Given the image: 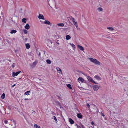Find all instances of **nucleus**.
Returning <instances> with one entry per match:
<instances>
[{
	"instance_id": "23",
	"label": "nucleus",
	"mask_w": 128,
	"mask_h": 128,
	"mask_svg": "<svg viewBox=\"0 0 128 128\" xmlns=\"http://www.w3.org/2000/svg\"><path fill=\"white\" fill-rule=\"evenodd\" d=\"M97 10L99 12H101L102 11L103 9L102 8L100 7H99L97 8Z\"/></svg>"
},
{
	"instance_id": "33",
	"label": "nucleus",
	"mask_w": 128,
	"mask_h": 128,
	"mask_svg": "<svg viewBox=\"0 0 128 128\" xmlns=\"http://www.w3.org/2000/svg\"><path fill=\"white\" fill-rule=\"evenodd\" d=\"M86 106L88 108H90V106L88 104H87Z\"/></svg>"
},
{
	"instance_id": "4",
	"label": "nucleus",
	"mask_w": 128,
	"mask_h": 128,
	"mask_svg": "<svg viewBox=\"0 0 128 128\" xmlns=\"http://www.w3.org/2000/svg\"><path fill=\"white\" fill-rule=\"evenodd\" d=\"M21 72V71L18 72H13L12 74L13 77H14L16 76H17L20 72Z\"/></svg>"
},
{
	"instance_id": "17",
	"label": "nucleus",
	"mask_w": 128,
	"mask_h": 128,
	"mask_svg": "<svg viewBox=\"0 0 128 128\" xmlns=\"http://www.w3.org/2000/svg\"><path fill=\"white\" fill-rule=\"evenodd\" d=\"M107 28L111 31H112L114 30V28H113L111 27H107Z\"/></svg>"
},
{
	"instance_id": "19",
	"label": "nucleus",
	"mask_w": 128,
	"mask_h": 128,
	"mask_svg": "<svg viewBox=\"0 0 128 128\" xmlns=\"http://www.w3.org/2000/svg\"><path fill=\"white\" fill-rule=\"evenodd\" d=\"M66 40H68L71 38L70 36L69 35H67L66 36Z\"/></svg>"
},
{
	"instance_id": "18",
	"label": "nucleus",
	"mask_w": 128,
	"mask_h": 128,
	"mask_svg": "<svg viewBox=\"0 0 128 128\" xmlns=\"http://www.w3.org/2000/svg\"><path fill=\"white\" fill-rule=\"evenodd\" d=\"M70 46H72L74 50L75 49V45L73 44L70 43Z\"/></svg>"
},
{
	"instance_id": "2",
	"label": "nucleus",
	"mask_w": 128,
	"mask_h": 128,
	"mask_svg": "<svg viewBox=\"0 0 128 128\" xmlns=\"http://www.w3.org/2000/svg\"><path fill=\"white\" fill-rule=\"evenodd\" d=\"M38 63L37 61H35L33 63L30 64V66L32 68H34L36 65Z\"/></svg>"
},
{
	"instance_id": "9",
	"label": "nucleus",
	"mask_w": 128,
	"mask_h": 128,
	"mask_svg": "<svg viewBox=\"0 0 128 128\" xmlns=\"http://www.w3.org/2000/svg\"><path fill=\"white\" fill-rule=\"evenodd\" d=\"M44 24H48V25H50V22L47 20H45V21L44 22Z\"/></svg>"
},
{
	"instance_id": "13",
	"label": "nucleus",
	"mask_w": 128,
	"mask_h": 128,
	"mask_svg": "<svg viewBox=\"0 0 128 128\" xmlns=\"http://www.w3.org/2000/svg\"><path fill=\"white\" fill-rule=\"evenodd\" d=\"M69 121L71 124H74V122L71 118L69 119Z\"/></svg>"
},
{
	"instance_id": "26",
	"label": "nucleus",
	"mask_w": 128,
	"mask_h": 128,
	"mask_svg": "<svg viewBox=\"0 0 128 128\" xmlns=\"http://www.w3.org/2000/svg\"><path fill=\"white\" fill-rule=\"evenodd\" d=\"M5 94L4 93H3L1 97L2 99H4L5 97Z\"/></svg>"
},
{
	"instance_id": "36",
	"label": "nucleus",
	"mask_w": 128,
	"mask_h": 128,
	"mask_svg": "<svg viewBox=\"0 0 128 128\" xmlns=\"http://www.w3.org/2000/svg\"><path fill=\"white\" fill-rule=\"evenodd\" d=\"M4 122L5 124H7L8 122V121L7 120H5L4 121Z\"/></svg>"
},
{
	"instance_id": "29",
	"label": "nucleus",
	"mask_w": 128,
	"mask_h": 128,
	"mask_svg": "<svg viewBox=\"0 0 128 128\" xmlns=\"http://www.w3.org/2000/svg\"><path fill=\"white\" fill-rule=\"evenodd\" d=\"M30 92V91H27L25 92V94L26 95L29 94V93Z\"/></svg>"
},
{
	"instance_id": "15",
	"label": "nucleus",
	"mask_w": 128,
	"mask_h": 128,
	"mask_svg": "<svg viewBox=\"0 0 128 128\" xmlns=\"http://www.w3.org/2000/svg\"><path fill=\"white\" fill-rule=\"evenodd\" d=\"M26 48L27 49H29L30 47V45L28 43L26 44Z\"/></svg>"
},
{
	"instance_id": "43",
	"label": "nucleus",
	"mask_w": 128,
	"mask_h": 128,
	"mask_svg": "<svg viewBox=\"0 0 128 128\" xmlns=\"http://www.w3.org/2000/svg\"><path fill=\"white\" fill-rule=\"evenodd\" d=\"M14 66H15L14 65H12V68H14Z\"/></svg>"
},
{
	"instance_id": "45",
	"label": "nucleus",
	"mask_w": 128,
	"mask_h": 128,
	"mask_svg": "<svg viewBox=\"0 0 128 128\" xmlns=\"http://www.w3.org/2000/svg\"><path fill=\"white\" fill-rule=\"evenodd\" d=\"M24 100H28V98H25V99H24Z\"/></svg>"
},
{
	"instance_id": "25",
	"label": "nucleus",
	"mask_w": 128,
	"mask_h": 128,
	"mask_svg": "<svg viewBox=\"0 0 128 128\" xmlns=\"http://www.w3.org/2000/svg\"><path fill=\"white\" fill-rule=\"evenodd\" d=\"M57 70L59 71V73H60V72H62V71L59 68H56Z\"/></svg>"
},
{
	"instance_id": "38",
	"label": "nucleus",
	"mask_w": 128,
	"mask_h": 128,
	"mask_svg": "<svg viewBox=\"0 0 128 128\" xmlns=\"http://www.w3.org/2000/svg\"><path fill=\"white\" fill-rule=\"evenodd\" d=\"M91 124L92 125H93L94 124V122H92Z\"/></svg>"
},
{
	"instance_id": "11",
	"label": "nucleus",
	"mask_w": 128,
	"mask_h": 128,
	"mask_svg": "<svg viewBox=\"0 0 128 128\" xmlns=\"http://www.w3.org/2000/svg\"><path fill=\"white\" fill-rule=\"evenodd\" d=\"M24 28L28 30L30 28V26L28 24H27L25 26Z\"/></svg>"
},
{
	"instance_id": "27",
	"label": "nucleus",
	"mask_w": 128,
	"mask_h": 128,
	"mask_svg": "<svg viewBox=\"0 0 128 128\" xmlns=\"http://www.w3.org/2000/svg\"><path fill=\"white\" fill-rule=\"evenodd\" d=\"M46 62L48 64H51V61L49 60H46Z\"/></svg>"
},
{
	"instance_id": "30",
	"label": "nucleus",
	"mask_w": 128,
	"mask_h": 128,
	"mask_svg": "<svg viewBox=\"0 0 128 128\" xmlns=\"http://www.w3.org/2000/svg\"><path fill=\"white\" fill-rule=\"evenodd\" d=\"M52 118L56 121L57 120L56 117L55 116H54L52 117Z\"/></svg>"
},
{
	"instance_id": "1",
	"label": "nucleus",
	"mask_w": 128,
	"mask_h": 128,
	"mask_svg": "<svg viewBox=\"0 0 128 128\" xmlns=\"http://www.w3.org/2000/svg\"><path fill=\"white\" fill-rule=\"evenodd\" d=\"M87 79L90 81L92 83L96 84H98L97 83H96L93 80V79L91 78L90 77V76H88L87 77Z\"/></svg>"
},
{
	"instance_id": "16",
	"label": "nucleus",
	"mask_w": 128,
	"mask_h": 128,
	"mask_svg": "<svg viewBox=\"0 0 128 128\" xmlns=\"http://www.w3.org/2000/svg\"><path fill=\"white\" fill-rule=\"evenodd\" d=\"M55 103L57 105L60 106H61L59 102L58 101H55Z\"/></svg>"
},
{
	"instance_id": "48",
	"label": "nucleus",
	"mask_w": 128,
	"mask_h": 128,
	"mask_svg": "<svg viewBox=\"0 0 128 128\" xmlns=\"http://www.w3.org/2000/svg\"><path fill=\"white\" fill-rule=\"evenodd\" d=\"M9 60V61L10 62H11V60Z\"/></svg>"
},
{
	"instance_id": "7",
	"label": "nucleus",
	"mask_w": 128,
	"mask_h": 128,
	"mask_svg": "<svg viewBox=\"0 0 128 128\" xmlns=\"http://www.w3.org/2000/svg\"><path fill=\"white\" fill-rule=\"evenodd\" d=\"M78 80L80 81L81 82H83L84 81V79L81 77H79L78 79Z\"/></svg>"
},
{
	"instance_id": "28",
	"label": "nucleus",
	"mask_w": 128,
	"mask_h": 128,
	"mask_svg": "<svg viewBox=\"0 0 128 128\" xmlns=\"http://www.w3.org/2000/svg\"><path fill=\"white\" fill-rule=\"evenodd\" d=\"M26 19L25 18H23L22 20V21L23 22H24L25 23H26Z\"/></svg>"
},
{
	"instance_id": "6",
	"label": "nucleus",
	"mask_w": 128,
	"mask_h": 128,
	"mask_svg": "<svg viewBox=\"0 0 128 128\" xmlns=\"http://www.w3.org/2000/svg\"><path fill=\"white\" fill-rule=\"evenodd\" d=\"M77 47L80 50H82L84 52V48L82 46L78 45L77 46Z\"/></svg>"
},
{
	"instance_id": "12",
	"label": "nucleus",
	"mask_w": 128,
	"mask_h": 128,
	"mask_svg": "<svg viewBox=\"0 0 128 128\" xmlns=\"http://www.w3.org/2000/svg\"><path fill=\"white\" fill-rule=\"evenodd\" d=\"M94 63L96 64L100 65V62L96 59Z\"/></svg>"
},
{
	"instance_id": "40",
	"label": "nucleus",
	"mask_w": 128,
	"mask_h": 128,
	"mask_svg": "<svg viewBox=\"0 0 128 128\" xmlns=\"http://www.w3.org/2000/svg\"><path fill=\"white\" fill-rule=\"evenodd\" d=\"M27 40V38H26L24 39V40H25L26 42V41Z\"/></svg>"
},
{
	"instance_id": "46",
	"label": "nucleus",
	"mask_w": 128,
	"mask_h": 128,
	"mask_svg": "<svg viewBox=\"0 0 128 128\" xmlns=\"http://www.w3.org/2000/svg\"><path fill=\"white\" fill-rule=\"evenodd\" d=\"M58 97V98L59 99L60 98L59 96H57Z\"/></svg>"
},
{
	"instance_id": "34",
	"label": "nucleus",
	"mask_w": 128,
	"mask_h": 128,
	"mask_svg": "<svg viewBox=\"0 0 128 128\" xmlns=\"http://www.w3.org/2000/svg\"><path fill=\"white\" fill-rule=\"evenodd\" d=\"M101 115L103 116L104 118L105 117V116L104 114L103 113H102V112H101Z\"/></svg>"
},
{
	"instance_id": "8",
	"label": "nucleus",
	"mask_w": 128,
	"mask_h": 128,
	"mask_svg": "<svg viewBox=\"0 0 128 128\" xmlns=\"http://www.w3.org/2000/svg\"><path fill=\"white\" fill-rule=\"evenodd\" d=\"M88 58L91 62L94 63L96 59H94L93 58Z\"/></svg>"
},
{
	"instance_id": "35",
	"label": "nucleus",
	"mask_w": 128,
	"mask_h": 128,
	"mask_svg": "<svg viewBox=\"0 0 128 128\" xmlns=\"http://www.w3.org/2000/svg\"><path fill=\"white\" fill-rule=\"evenodd\" d=\"M73 23L74 24V25L75 26L76 25H77V22H75Z\"/></svg>"
},
{
	"instance_id": "10",
	"label": "nucleus",
	"mask_w": 128,
	"mask_h": 128,
	"mask_svg": "<svg viewBox=\"0 0 128 128\" xmlns=\"http://www.w3.org/2000/svg\"><path fill=\"white\" fill-rule=\"evenodd\" d=\"M94 78L98 80H101L100 77L98 75H96L94 76Z\"/></svg>"
},
{
	"instance_id": "41",
	"label": "nucleus",
	"mask_w": 128,
	"mask_h": 128,
	"mask_svg": "<svg viewBox=\"0 0 128 128\" xmlns=\"http://www.w3.org/2000/svg\"><path fill=\"white\" fill-rule=\"evenodd\" d=\"M16 86V84H14L12 86V87H14V86Z\"/></svg>"
},
{
	"instance_id": "21",
	"label": "nucleus",
	"mask_w": 128,
	"mask_h": 128,
	"mask_svg": "<svg viewBox=\"0 0 128 128\" xmlns=\"http://www.w3.org/2000/svg\"><path fill=\"white\" fill-rule=\"evenodd\" d=\"M34 127L35 128H40L39 126L37 125L36 124H34Z\"/></svg>"
},
{
	"instance_id": "37",
	"label": "nucleus",
	"mask_w": 128,
	"mask_h": 128,
	"mask_svg": "<svg viewBox=\"0 0 128 128\" xmlns=\"http://www.w3.org/2000/svg\"><path fill=\"white\" fill-rule=\"evenodd\" d=\"M76 125L77 126L78 128H80V127L78 126L77 124H76Z\"/></svg>"
},
{
	"instance_id": "50",
	"label": "nucleus",
	"mask_w": 128,
	"mask_h": 128,
	"mask_svg": "<svg viewBox=\"0 0 128 128\" xmlns=\"http://www.w3.org/2000/svg\"><path fill=\"white\" fill-rule=\"evenodd\" d=\"M13 39H14H14H15V38H13Z\"/></svg>"
},
{
	"instance_id": "39",
	"label": "nucleus",
	"mask_w": 128,
	"mask_h": 128,
	"mask_svg": "<svg viewBox=\"0 0 128 128\" xmlns=\"http://www.w3.org/2000/svg\"><path fill=\"white\" fill-rule=\"evenodd\" d=\"M75 26H76V28H78V25L77 24Z\"/></svg>"
},
{
	"instance_id": "42",
	"label": "nucleus",
	"mask_w": 128,
	"mask_h": 128,
	"mask_svg": "<svg viewBox=\"0 0 128 128\" xmlns=\"http://www.w3.org/2000/svg\"><path fill=\"white\" fill-rule=\"evenodd\" d=\"M14 124H15V126L13 128H16V123H14Z\"/></svg>"
},
{
	"instance_id": "24",
	"label": "nucleus",
	"mask_w": 128,
	"mask_h": 128,
	"mask_svg": "<svg viewBox=\"0 0 128 128\" xmlns=\"http://www.w3.org/2000/svg\"><path fill=\"white\" fill-rule=\"evenodd\" d=\"M67 86L71 90L72 88L71 86V85L70 84H68L67 85Z\"/></svg>"
},
{
	"instance_id": "5",
	"label": "nucleus",
	"mask_w": 128,
	"mask_h": 128,
	"mask_svg": "<svg viewBox=\"0 0 128 128\" xmlns=\"http://www.w3.org/2000/svg\"><path fill=\"white\" fill-rule=\"evenodd\" d=\"M93 88L94 90L97 91L99 89V87L98 86L95 85L93 86Z\"/></svg>"
},
{
	"instance_id": "32",
	"label": "nucleus",
	"mask_w": 128,
	"mask_h": 128,
	"mask_svg": "<svg viewBox=\"0 0 128 128\" xmlns=\"http://www.w3.org/2000/svg\"><path fill=\"white\" fill-rule=\"evenodd\" d=\"M71 18H72V22H73V23H74V22H75V21L74 19V18H72V17H71Z\"/></svg>"
},
{
	"instance_id": "14",
	"label": "nucleus",
	"mask_w": 128,
	"mask_h": 128,
	"mask_svg": "<svg viewBox=\"0 0 128 128\" xmlns=\"http://www.w3.org/2000/svg\"><path fill=\"white\" fill-rule=\"evenodd\" d=\"M77 116L79 118H82V115L81 114L79 113L78 114H77Z\"/></svg>"
},
{
	"instance_id": "51",
	"label": "nucleus",
	"mask_w": 128,
	"mask_h": 128,
	"mask_svg": "<svg viewBox=\"0 0 128 128\" xmlns=\"http://www.w3.org/2000/svg\"><path fill=\"white\" fill-rule=\"evenodd\" d=\"M39 55H40V54H39Z\"/></svg>"
},
{
	"instance_id": "3",
	"label": "nucleus",
	"mask_w": 128,
	"mask_h": 128,
	"mask_svg": "<svg viewBox=\"0 0 128 128\" xmlns=\"http://www.w3.org/2000/svg\"><path fill=\"white\" fill-rule=\"evenodd\" d=\"M38 17L40 19H42L43 20H45L44 16L42 14H39V16H38Z\"/></svg>"
},
{
	"instance_id": "44",
	"label": "nucleus",
	"mask_w": 128,
	"mask_h": 128,
	"mask_svg": "<svg viewBox=\"0 0 128 128\" xmlns=\"http://www.w3.org/2000/svg\"><path fill=\"white\" fill-rule=\"evenodd\" d=\"M58 40L57 41V44H59V42H58Z\"/></svg>"
},
{
	"instance_id": "22",
	"label": "nucleus",
	"mask_w": 128,
	"mask_h": 128,
	"mask_svg": "<svg viewBox=\"0 0 128 128\" xmlns=\"http://www.w3.org/2000/svg\"><path fill=\"white\" fill-rule=\"evenodd\" d=\"M57 25L60 26H64V24L63 23H60L57 24Z\"/></svg>"
},
{
	"instance_id": "20",
	"label": "nucleus",
	"mask_w": 128,
	"mask_h": 128,
	"mask_svg": "<svg viewBox=\"0 0 128 128\" xmlns=\"http://www.w3.org/2000/svg\"><path fill=\"white\" fill-rule=\"evenodd\" d=\"M17 32L16 30H11L10 33L11 34L15 33Z\"/></svg>"
},
{
	"instance_id": "31",
	"label": "nucleus",
	"mask_w": 128,
	"mask_h": 128,
	"mask_svg": "<svg viewBox=\"0 0 128 128\" xmlns=\"http://www.w3.org/2000/svg\"><path fill=\"white\" fill-rule=\"evenodd\" d=\"M23 31H24V33L25 34H27V32H28V31L26 30H23Z\"/></svg>"
},
{
	"instance_id": "49",
	"label": "nucleus",
	"mask_w": 128,
	"mask_h": 128,
	"mask_svg": "<svg viewBox=\"0 0 128 128\" xmlns=\"http://www.w3.org/2000/svg\"><path fill=\"white\" fill-rule=\"evenodd\" d=\"M126 121L128 122V120H126Z\"/></svg>"
},
{
	"instance_id": "47",
	"label": "nucleus",
	"mask_w": 128,
	"mask_h": 128,
	"mask_svg": "<svg viewBox=\"0 0 128 128\" xmlns=\"http://www.w3.org/2000/svg\"><path fill=\"white\" fill-rule=\"evenodd\" d=\"M77 29L78 30H80V28H77Z\"/></svg>"
}]
</instances>
